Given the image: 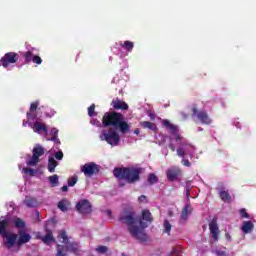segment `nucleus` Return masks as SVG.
Returning <instances> with one entry per match:
<instances>
[{
	"label": "nucleus",
	"mask_w": 256,
	"mask_h": 256,
	"mask_svg": "<svg viewBox=\"0 0 256 256\" xmlns=\"http://www.w3.org/2000/svg\"><path fill=\"white\" fill-rule=\"evenodd\" d=\"M25 125H26V122H23V126L25 127Z\"/></svg>",
	"instance_id": "nucleus-57"
},
{
	"label": "nucleus",
	"mask_w": 256,
	"mask_h": 256,
	"mask_svg": "<svg viewBox=\"0 0 256 256\" xmlns=\"http://www.w3.org/2000/svg\"><path fill=\"white\" fill-rule=\"evenodd\" d=\"M138 201H139V203H146V202H147V196L141 195V196L138 198Z\"/></svg>",
	"instance_id": "nucleus-48"
},
{
	"label": "nucleus",
	"mask_w": 256,
	"mask_h": 256,
	"mask_svg": "<svg viewBox=\"0 0 256 256\" xmlns=\"http://www.w3.org/2000/svg\"><path fill=\"white\" fill-rule=\"evenodd\" d=\"M163 125L166 127V129H169L171 134L174 135V139L176 143H179V145H182L185 147L186 145H189L187 142H181L183 141V136L179 134V128L175 126L174 124H171L169 120H163Z\"/></svg>",
	"instance_id": "nucleus-6"
},
{
	"label": "nucleus",
	"mask_w": 256,
	"mask_h": 256,
	"mask_svg": "<svg viewBox=\"0 0 256 256\" xmlns=\"http://www.w3.org/2000/svg\"><path fill=\"white\" fill-rule=\"evenodd\" d=\"M33 131L35 133H41V131L45 134H47V126H45V124L41 123V122H35L34 126H33Z\"/></svg>",
	"instance_id": "nucleus-19"
},
{
	"label": "nucleus",
	"mask_w": 256,
	"mask_h": 256,
	"mask_svg": "<svg viewBox=\"0 0 256 256\" xmlns=\"http://www.w3.org/2000/svg\"><path fill=\"white\" fill-rule=\"evenodd\" d=\"M88 115L89 117H95V115H97V113H95V104L88 107Z\"/></svg>",
	"instance_id": "nucleus-38"
},
{
	"label": "nucleus",
	"mask_w": 256,
	"mask_h": 256,
	"mask_svg": "<svg viewBox=\"0 0 256 256\" xmlns=\"http://www.w3.org/2000/svg\"><path fill=\"white\" fill-rule=\"evenodd\" d=\"M255 229V225L251 221H244L241 230L243 233H251Z\"/></svg>",
	"instance_id": "nucleus-18"
},
{
	"label": "nucleus",
	"mask_w": 256,
	"mask_h": 256,
	"mask_svg": "<svg viewBox=\"0 0 256 256\" xmlns=\"http://www.w3.org/2000/svg\"><path fill=\"white\" fill-rule=\"evenodd\" d=\"M164 231H165V233H167L168 235L171 234V223H169V220H165V221H164Z\"/></svg>",
	"instance_id": "nucleus-37"
},
{
	"label": "nucleus",
	"mask_w": 256,
	"mask_h": 256,
	"mask_svg": "<svg viewBox=\"0 0 256 256\" xmlns=\"http://www.w3.org/2000/svg\"><path fill=\"white\" fill-rule=\"evenodd\" d=\"M182 165H184V167H191V162L189 161V159L187 158H182Z\"/></svg>",
	"instance_id": "nucleus-44"
},
{
	"label": "nucleus",
	"mask_w": 256,
	"mask_h": 256,
	"mask_svg": "<svg viewBox=\"0 0 256 256\" xmlns=\"http://www.w3.org/2000/svg\"><path fill=\"white\" fill-rule=\"evenodd\" d=\"M27 119L31 120V121H35V119H37V115L35 114H31V113H27Z\"/></svg>",
	"instance_id": "nucleus-47"
},
{
	"label": "nucleus",
	"mask_w": 256,
	"mask_h": 256,
	"mask_svg": "<svg viewBox=\"0 0 256 256\" xmlns=\"http://www.w3.org/2000/svg\"><path fill=\"white\" fill-rule=\"evenodd\" d=\"M19 61V54L16 52H8L0 59V65L7 69L9 65H13V63H17Z\"/></svg>",
	"instance_id": "nucleus-8"
},
{
	"label": "nucleus",
	"mask_w": 256,
	"mask_h": 256,
	"mask_svg": "<svg viewBox=\"0 0 256 256\" xmlns=\"http://www.w3.org/2000/svg\"><path fill=\"white\" fill-rule=\"evenodd\" d=\"M209 230L214 241H219V226L217 225V218H213L209 223Z\"/></svg>",
	"instance_id": "nucleus-12"
},
{
	"label": "nucleus",
	"mask_w": 256,
	"mask_h": 256,
	"mask_svg": "<svg viewBox=\"0 0 256 256\" xmlns=\"http://www.w3.org/2000/svg\"><path fill=\"white\" fill-rule=\"evenodd\" d=\"M55 159H57L58 161H61V159H63V152L62 151H58L55 153L54 155Z\"/></svg>",
	"instance_id": "nucleus-45"
},
{
	"label": "nucleus",
	"mask_w": 256,
	"mask_h": 256,
	"mask_svg": "<svg viewBox=\"0 0 256 256\" xmlns=\"http://www.w3.org/2000/svg\"><path fill=\"white\" fill-rule=\"evenodd\" d=\"M50 135H51V139H48V141H53L54 143L61 145V140L57 137V135H59V129L52 128L50 131Z\"/></svg>",
	"instance_id": "nucleus-21"
},
{
	"label": "nucleus",
	"mask_w": 256,
	"mask_h": 256,
	"mask_svg": "<svg viewBox=\"0 0 256 256\" xmlns=\"http://www.w3.org/2000/svg\"><path fill=\"white\" fill-rule=\"evenodd\" d=\"M96 251L98 253L104 254V253H107V251H109V248H107V246H98L96 248Z\"/></svg>",
	"instance_id": "nucleus-40"
},
{
	"label": "nucleus",
	"mask_w": 256,
	"mask_h": 256,
	"mask_svg": "<svg viewBox=\"0 0 256 256\" xmlns=\"http://www.w3.org/2000/svg\"><path fill=\"white\" fill-rule=\"evenodd\" d=\"M99 171H101V169L95 162H88L81 166V173H84L85 177H93V175H97Z\"/></svg>",
	"instance_id": "nucleus-7"
},
{
	"label": "nucleus",
	"mask_w": 256,
	"mask_h": 256,
	"mask_svg": "<svg viewBox=\"0 0 256 256\" xmlns=\"http://www.w3.org/2000/svg\"><path fill=\"white\" fill-rule=\"evenodd\" d=\"M118 186L119 187H125V183H119Z\"/></svg>",
	"instance_id": "nucleus-55"
},
{
	"label": "nucleus",
	"mask_w": 256,
	"mask_h": 256,
	"mask_svg": "<svg viewBox=\"0 0 256 256\" xmlns=\"http://www.w3.org/2000/svg\"><path fill=\"white\" fill-rule=\"evenodd\" d=\"M240 215L243 219H249V213L245 208L240 209Z\"/></svg>",
	"instance_id": "nucleus-43"
},
{
	"label": "nucleus",
	"mask_w": 256,
	"mask_h": 256,
	"mask_svg": "<svg viewBox=\"0 0 256 256\" xmlns=\"http://www.w3.org/2000/svg\"><path fill=\"white\" fill-rule=\"evenodd\" d=\"M176 153L178 157H181L182 159H184L185 155H187V151H185L183 147L177 148Z\"/></svg>",
	"instance_id": "nucleus-36"
},
{
	"label": "nucleus",
	"mask_w": 256,
	"mask_h": 256,
	"mask_svg": "<svg viewBox=\"0 0 256 256\" xmlns=\"http://www.w3.org/2000/svg\"><path fill=\"white\" fill-rule=\"evenodd\" d=\"M189 147H190L191 149H193V146L189 145Z\"/></svg>",
	"instance_id": "nucleus-58"
},
{
	"label": "nucleus",
	"mask_w": 256,
	"mask_h": 256,
	"mask_svg": "<svg viewBox=\"0 0 256 256\" xmlns=\"http://www.w3.org/2000/svg\"><path fill=\"white\" fill-rule=\"evenodd\" d=\"M142 168L135 167H116L113 170V175L116 179L124 180L126 183L132 185L141 181Z\"/></svg>",
	"instance_id": "nucleus-3"
},
{
	"label": "nucleus",
	"mask_w": 256,
	"mask_h": 256,
	"mask_svg": "<svg viewBox=\"0 0 256 256\" xmlns=\"http://www.w3.org/2000/svg\"><path fill=\"white\" fill-rule=\"evenodd\" d=\"M103 127H114V129H120L121 133H127L130 127L125 116L116 111L106 112L102 118Z\"/></svg>",
	"instance_id": "nucleus-2"
},
{
	"label": "nucleus",
	"mask_w": 256,
	"mask_h": 256,
	"mask_svg": "<svg viewBox=\"0 0 256 256\" xmlns=\"http://www.w3.org/2000/svg\"><path fill=\"white\" fill-rule=\"evenodd\" d=\"M26 207L35 208L39 205V202L35 198H28L24 201Z\"/></svg>",
	"instance_id": "nucleus-26"
},
{
	"label": "nucleus",
	"mask_w": 256,
	"mask_h": 256,
	"mask_svg": "<svg viewBox=\"0 0 256 256\" xmlns=\"http://www.w3.org/2000/svg\"><path fill=\"white\" fill-rule=\"evenodd\" d=\"M58 237H60V239H63L62 243H64L65 245L69 243V237L67 236V232L65 230H61Z\"/></svg>",
	"instance_id": "nucleus-32"
},
{
	"label": "nucleus",
	"mask_w": 256,
	"mask_h": 256,
	"mask_svg": "<svg viewBox=\"0 0 256 256\" xmlns=\"http://www.w3.org/2000/svg\"><path fill=\"white\" fill-rule=\"evenodd\" d=\"M186 197L189 199L191 197V188L189 186H186Z\"/></svg>",
	"instance_id": "nucleus-50"
},
{
	"label": "nucleus",
	"mask_w": 256,
	"mask_h": 256,
	"mask_svg": "<svg viewBox=\"0 0 256 256\" xmlns=\"http://www.w3.org/2000/svg\"><path fill=\"white\" fill-rule=\"evenodd\" d=\"M18 235H19V237L16 242L18 247H21L22 245H25V243H29V241H31L30 234L27 233L25 230H19Z\"/></svg>",
	"instance_id": "nucleus-13"
},
{
	"label": "nucleus",
	"mask_w": 256,
	"mask_h": 256,
	"mask_svg": "<svg viewBox=\"0 0 256 256\" xmlns=\"http://www.w3.org/2000/svg\"><path fill=\"white\" fill-rule=\"evenodd\" d=\"M225 238L227 239V241H231V235L229 233L225 234Z\"/></svg>",
	"instance_id": "nucleus-52"
},
{
	"label": "nucleus",
	"mask_w": 256,
	"mask_h": 256,
	"mask_svg": "<svg viewBox=\"0 0 256 256\" xmlns=\"http://www.w3.org/2000/svg\"><path fill=\"white\" fill-rule=\"evenodd\" d=\"M120 47L124 49L125 51H128V53H131L133 51V48L135 47V44L129 40L121 42Z\"/></svg>",
	"instance_id": "nucleus-23"
},
{
	"label": "nucleus",
	"mask_w": 256,
	"mask_h": 256,
	"mask_svg": "<svg viewBox=\"0 0 256 256\" xmlns=\"http://www.w3.org/2000/svg\"><path fill=\"white\" fill-rule=\"evenodd\" d=\"M111 107H113V109L122 110V111H127V109H129V105H127L125 101L119 98L112 100Z\"/></svg>",
	"instance_id": "nucleus-16"
},
{
	"label": "nucleus",
	"mask_w": 256,
	"mask_h": 256,
	"mask_svg": "<svg viewBox=\"0 0 256 256\" xmlns=\"http://www.w3.org/2000/svg\"><path fill=\"white\" fill-rule=\"evenodd\" d=\"M32 63H35L36 65H41L43 63V59H41L38 55H34L32 58Z\"/></svg>",
	"instance_id": "nucleus-39"
},
{
	"label": "nucleus",
	"mask_w": 256,
	"mask_h": 256,
	"mask_svg": "<svg viewBox=\"0 0 256 256\" xmlns=\"http://www.w3.org/2000/svg\"><path fill=\"white\" fill-rule=\"evenodd\" d=\"M134 133H135V135H139V133H141V130H139V128H136V129L134 130Z\"/></svg>",
	"instance_id": "nucleus-54"
},
{
	"label": "nucleus",
	"mask_w": 256,
	"mask_h": 256,
	"mask_svg": "<svg viewBox=\"0 0 256 256\" xmlns=\"http://www.w3.org/2000/svg\"><path fill=\"white\" fill-rule=\"evenodd\" d=\"M58 209H60V211H68V208L67 206L65 205V202L64 201H60L58 203Z\"/></svg>",
	"instance_id": "nucleus-42"
},
{
	"label": "nucleus",
	"mask_w": 256,
	"mask_h": 256,
	"mask_svg": "<svg viewBox=\"0 0 256 256\" xmlns=\"http://www.w3.org/2000/svg\"><path fill=\"white\" fill-rule=\"evenodd\" d=\"M13 223H14V225H15V227L17 228V229H25V227H26V223H25V221H23V219H21V218H14V220H13Z\"/></svg>",
	"instance_id": "nucleus-28"
},
{
	"label": "nucleus",
	"mask_w": 256,
	"mask_h": 256,
	"mask_svg": "<svg viewBox=\"0 0 256 256\" xmlns=\"http://www.w3.org/2000/svg\"><path fill=\"white\" fill-rule=\"evenodd\" d=\"M107 214H108V215H111V210H107Z\"/></svg>",
	"instance_id": "nucleus-56"
},
{
	"label": "nucleus",
	"mask_w": 256,
	"mask_h": 256,
	"mask_svg": "<svg viewBox=\"0 0 256 256\" xmlns=\"http://www.w3.org/2000/svg\"><path fill=\"white\" fill-rule=\"evenodd\" d=\"M168 147H169V149H171V151H175V145L169 144Z\"/></svg>",
	"instance_id": "nucleus-53"
},
{
	"label": "nucleus",
	"mask_w": 256,
	"mask_h": 256,
	"mask_svg": "<svg viewBox=\"0 0 256 256\" xmlns=\"http://www.w3.org/2000/svg\"><path fill=\"white\" fill-rule=\"evenodd\" d=\"M219 197L224 203H231V194H229V191L221 190Z\"/></svg>",
	"instance_id": "nucleus-24"
},
{
	"label": "nucleus",
	"mask_w": 256,
	"mask_h": 256,
	"mask_svg": "<svg viewBox=\"0 0 256 256\" xmlns=\"http://www.w3.org/2000/svg\"><path fill=\"white\" fill-rule=\"evenodd\" d=\"M37 107H39V101L32 102L30 104V112L37 111Z\"/></svg>",
	"instance_id": "nucleus-41"
},
{
	"label": "nucleus",
	"mask_w": 256,
	"mask_h": 256,
	"mask_svg": "<svg viewBox=\"0 0 256 256\" xmlns=\"http://www.w3.org/2000/svg\"><path fill=\"white\" fill-rule=\"evenodd\" d=\"M190 205H186L183 209H182V214H181V219H187V217H189V209H190Z\"/></svg>",
	"instance_id": "nucleus-34"
},
{
	"label": "nucleus",
	"mask_w": 256,
	"mask_h": 256,
	"mask_svg": "<svg viewBox=\"0 0 256 256\" xmlns=\"http://www.w3.org/2000/svg\"><path fill=\"white\" fill-rule=\"evenodd\" d=\"M62 191H63V192L69 191V187H68L67 185H64V186L62 187Z\"/></svg>",
	"instance_id": "nucleus-51"
},
{
	"label": "nucleus",
	"mask_w": 256,
	"mask_h": 256,
	"mask_svg": "<svg viewBox=\"0 0 256 256\" xmlns=\"http://www.w3.org/2000/svg\"><path fill=\"white\" fill-rule=\"evenodd\" d=\"M169 256H181V252L176 249H173Z\"/></svg>",
	"instance_id": "nucleus-49"
},
{
	"label": "nucleus",
	"mask_w": 256,
	"mask_h": 256,
	"mask_svg": "<svg viewBox=\"0 0 256 256\" xmlns=\"http://www.w3.org/2000/svg\"><path fill=\"white\" fill-rule=\"evenodd\" d=\"M181 175V169L178 167H172L166 171V177L168 181H177V177Z\"/></svg>",
	"instance_id": "nucleus-14"
},
{
	"label": "nucleus",
	"mask_w": 256,
	"mask_h": 256,
	"mask_svg": "<svg viewBox=\"0 0 256 256\" xmlns=\"http://www.w3.org/2000/svg\"><path fill=\"white\" fill-rule=\"evenodd\" d=\"M101 141H105L108 143V145H111L112 147H117L119 145V141H121V137L119 136V133L109 130L108 132H103V134L100 136Z\"/></svg>",
	"instance_id": "nucleus-5"
},
{
	"label": "nucleus",
	"mask_w": 256,
	"mask_h": 256,
	"mask_svg": "<svg viewBox=\"0 0 256 256\" xmlns=\"http://www.w3.org/2000/svg\"><path fill=\"white\" fill-rule=\"evenodd\" d=\"M36 171L37 170H35V169H31V168H27V167H24L22 169V173H24L25 175H30V177H35Z\"/></svg>",
	"instance_id": "nucleus-33"
},
{
	"label": "nucleus",
	"mask_w": 256,
	"mask_h": 256,
	"mask_svg": "<svg viewBox=\"0 0 256 256\" xmlns=\"http://www.w3.org/2000/svg\"><path fill=\"white\" fill-rule=\"evenodd\" d=\"M58 165H59V162H57L55 158L50 157L48 159V166H47L49 173H55V169L57 168Z\"/></svg>",
	"instance_id": "nucleus-20"
},
{
	"label": "nucleus",
	"mask_w": 256,
	"mask_h": 256,
	"mask_svg": "<svg viewBox=\"0 0 256 256\" xmlns=\"http://www.w3.org/2000/svg\"><path fill=\"white\" fill-rule=\"evenodd\" d=\"M77 181H79V178L77 176H73L68 179V187H75L77 184Z\"/></svg>",
	"instance_id": "nucleus-35"
},
{
	"label": "nucleus",
	"mask_w": 256,
	"mask_h": 256,
	"mask_svg": "<svg viewBox=\"0 0 256 256\" xmlns=\"http://www.w3.org/2000/svg\"><path fill=\"white\" fill-rule=\"evenodd\" d=\"M38 239H41L42 243L45 245H51L55 243V237H53V231L46 228V234L44 236H37Z\"/></svg>",
	"instance_id": "nucleus-15"
},
{
	"label": "nucleus",
	"mask_w": 256,
	"mask_h": 256,
	"mask_svg": "<svg viewBox=\"0 0 256 256\" xmlns=\"http://www.w3.org/2000/svg\"><path fill=\"white\" fill-rule=\"evenodd\" d=\"M33 52L31 51H26L22 54V57L24 58L25 63H31L33 61Z\"/></svg>",
	"instance_id": "nucleus-30"
},
{
	"label": "nucleus",
	"mask_w": 256,
	"mask_h": 256,
	"mask_svg": "<svg viewBox=\"0 0 256 256\" xmlns=\"http://www.w3.org/2000/svg\"><path fill=\"white\" fill-rule=\"evenodd\" d=\"M143 129H150L151 131H157V125L150 121H143L140 123Z\"/></svg>",
	"instance_id": "nucleus-25"
},
{
	"label": "nucleus",
	"mask_w": 256,
	"mask_h": 256,
	"mask_svg": "<svg viewBox=\"0 0 256 256\" xmlns=\"http://www.w3.org/2000/svg\"><path fill=\"white\" fill-rule=\"evenodd\" d=\"M66 250H68L70 253H74V255H79L80 247L79 243L77 242H71L66 244Z\"/></svg>",
	"instance_id": "nucleus-17"
},
{
	"label": "nucleus",
	"mask_w": 256,
	"mask_h": 256,
	"mask_svg": "<svg viewBox=\"0 0 256 256\" xmlns=\"http://www.w3.org/2000/svg\"><path fill=\"white\" fill-rule=\"evenodd\" d=\"M118 221L127 226L128 232L133 239H137L141 243L149 241V236L145 233L149 223H153V215L149 210H143L142 217L139 219L133 207H125L119 215Z\"/></svg>",
	"instance_id": "nucleus-1"
},
{
	"label": "nucleus",
	"mask_w": 256,
	"mask_h": 256,
	"mask_svg": "<svg viewBox=\"0 0 256 256\" xmlns=\"http://www.w3.org/2000/svg\"><path fill=\"white\" fill-rule=\"evenodd\" d=\"M149 185H155V183H159V177L157 175H155V173H150L148 175V179H147Z\"/></svg>",
	"instance_id": "nucleus-31"
},
{
	"label": "nucleus",
	"mask_w": 256,
	"mask_h": 256,
	"mask_svg": "<svg viewBox=\"0 0 256 256\" xmlns=\"http://www.w3.org/2000/svg\"><path fill=\"white\" fill-rule=\"evenodd\" d=\"M46 151L47 149H45V147L36 144L32 150V157L26 162V165H28V167H35V165L39 163V157H43Z\"/></svg>",
	"instance_id": "nucleus-4"
},
{
	"label": "nucleus",
	"mask_w": 256,
	"mask_h": 256,
	"mask_svg": "<svg viewBox=\"0 0 256 256\" xmlns=\"http://www.w3.org/2000/svg\"><path fill=\"white\" fill-rule=\"evenodd\" d=\"M7 227H9V220L8 219H0V235H7Z\"/></svg>",
	"instance_id": "nucleus-22"
},
{
	"label": "nucleus",
	"mask_w": 256,
	"mask_h": 256,
	"mask_svg": "<svg viewBox=\"0 0 256 256\" xmlns=\"http://www.w3.org/2000/svg\"><path fill=\"white\" fill-rule=\"evenodd\" d=\"M2 237L6 238V241L4 242L5 248L12 249V247H15V243H17V241H18L17 239H18L19 235L15 234V233L7 232Z\"/></svg>",
	"instance_id": "nucleus-11"
},
{
	"label": "nucleus",
	"mask_w": 256,
	"mask_h": 256,
	"mask_svg": "<svg viewBox=\"0 0 256 256\" xmlns=\"http://www.w3.org/2000/svg\"><path fill=\"white\" fill-rule=\"evenodd\" d=\"M192 115H196L197 119L202 123V125H211L213 120L209 117L206 111H199L197 107L192 108Z\"/></svg>",
	"instance_id": "nucleus-9"
},
{
	"label": "nucleus",
	"mask_w": 256,
	"mask_h": 256,
	"mask_svg": "<svg viewBox=\"0 0 256 256\" xmlns=\"http://www.w3.org/2000/svg\"><path fill=\"white\" fill-rule=\"evenodd\" d=\"M217 256H227V252L224 250H215Z\"/></svg>",
	"instance_id": "nucleus-46"
},
{
	"label": "nucleus",
	"mask_w": 256,
	"mask_h": 256,
	"mask_svg": "<svg viewBox=\"0 0 256 256\" xmlns=\"http://www.w3.org/2000/svg\"><path fill=\"white\" fill-rule=\"evenodd\" d=\"M76 210L78 211V213H81L82 215H87L92 211L91 203L86 199L80 200L76 204Z\"/></svg>",
	"instance_id": "nucleus-10"
},
{
	"label": "nucleus",
	"mask_w": 256,
	"mask_h": 256,
	"mask_svg": "<svg viewBox=\"0 0 256 256\" xmlns=\"http://www.w3.org/2000/svg\"><path fill=\"white\" fill-rule=\"evenodd\" d=\"M56 250H57V253H56V256H68L67 255V246H63V245H57L56 246Z\"/></svg>",
	"instance_id": "nucleus-27"
},
{
	"label": "nucleus",
	"mask_w": 256,
	"mask_h": 256,
	"mask_svg": "<svg viewBox=\"0 0 256 256\" xmlns=\"http://www.w3.org/2000/svg\"><path fill=\"white\" fill-rule=\"evenodd\" d=\"M51 187H57L59 185V175L54 174L48 177Z\"/></svg>",
	"instance_id": "nucleus-29"
}]
</instances>
